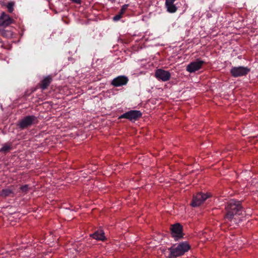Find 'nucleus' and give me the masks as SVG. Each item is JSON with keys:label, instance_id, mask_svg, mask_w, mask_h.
<instances>
[{"label": "nucleus", "instance_id": "nucleus-1", "mask_svg": "<svg viewBox=\"0 0 258 258\" xmlns=\"http://www.w3.org/2000/svg\"><path fill=\"white\" fill-rule=\"evenodd\" d=\"M225 209L227 214L225 220L226 222L233 221L234 223H237L242 220L241 218L245 214L240 202L234 200H231L227 202Z\"/></svg>", "mask_w": 258, "mask_h": 258}, {"label": "nucleus", "instance_id": "nucleus-2", "mask_svg": "<svg viewBox=\"0 0 258 258\" xmlns=\"http://www.w3.org/2000/svg\"><path fill=\"white\" fill-rule=\"evenodd\" d=\"M190 249V245L186 242L179 243L174 245L169 248V258H175L182 255Z\"/></svg>", "mask_w": 258, "mask_h": 258}, {"label": "nucleus", "instance_id": "nucleus-3", "mask_svg": "<svg viewBox=\"0 0 258 258\" xmlns=\"http://www.w3.org/2000/svg\"><path fill=\"white\" fill-rule=\"evenodd\" d=\"M37 117L34 115H28L22 119L18 123V126L21 129L26 128L31 125L36 123Z\"/></svg>", "mask_w": 258, "mask_h": 258}, {"label": "nucleus", "instance_id": "nucleus-4", "mask_svg": "<svg viewBox=\"0 0 258 258\" xmlns=\"http://www.w3.org/2000/svg\"><path fill=\"white\" fill-rule=\"evenodd\" d=\"M249 72L250 69L243 66L233 67L230 70V73L234 77L246 76Z\"/></svg>", "mask_w": 258, "mask_h": 258}, {"label": "nucleus", "instance_id": "nucleus-5", "mask_svg": "<svg viewBox=\"0 0 258 258\" xmlns=\"http://www.w3.org/2000/svg\"><path fill=\"white\" fill-rule=\"evenodd\" d=\"M210 197V195L207 193L199 192L193 197L191 205L194 207H198L202 204Z\"/></svg>", "mask_w": 258, "mask_h": 258}, {"label": "nucleus", "instance_id": "nucleus-6", "mask_svg": "<svg viewBox=\"0 0 258 258\" xmlns=\"http://www.w3.org/2000/svg\"><path fill=\"white\" fill-rule=\"evenodd\" d=\"M142 115V113L140 111L132 110L122 114L119 118H126L130 121H135L141 117Z\"/></svg>", "mask_w": 258, "mask_h": 258}, {"label": "nucleus", "instance_id": "nucleus-7", "mask_svg": "<svg viewBox=\"0 0 258 258\" xmlns=\"http://www.w3.org/2000/svg\"><path fill=\"white\" fill-rule=\"evenodd\" d=\"M155 77L159 81L166 82L170 80L171 74L168 71L159 69H157L155 73Z\"/></svg>", "mask_w": 258, "mask_h": 258}, {"label": "nucleus", "instance_id": "nucleus-8", "mask_svg": "<svg viewBox=\"0 0 258 258\" xmlns=\"http://www.w3.org/2000/svg\"><path fill=\"white\" fill-rule=\"evenodd\" d=\"M204 62L203 60H197L189 63L186 68V70L190 73H192L201 69Z\"/></svg>", "mask_w": 258, "mask_h": 258}, {"label": "nucleus", "instance_id": "nucleus-9", "mask_svg": "<svg viewBox=\"0 0 258 258\" xmlns=\"http://www.w3.org/2000/svg\"><path fill=\"white\" fill-rule=\"evenodd\" d=\"M128 81V79L125 76H119L114 78L111 84L114 87H118L125 85Z\"/></svg>", "mask_w": 258, "mask_h": 258}, {"label": "nucleus", "instance_id": "nucleus-10", "mask_svg": "<svg viewBox=\"0 0 258 258\" xmlns=\"http://www.w3.org/2000/svg\"><path fill=\"white\" fill-rule=\"evenodd\" d=\"M84 245L79 243H75L72 248L68 250L67 253L70 256V258H74L77 254L82 251V248Z\"/></svg>", "mask_w": 258, "mask_h": 258}, {"label": "nucleus", "instance_id": "nucleus-11", "mask_svg": "<svg viewBox=\"0 0 258 258\" xmlns=\"http://www.w3.org/2000/svg\"><path fill=\"white\" fill-rule=\"evenodd\" d=\"M13 20L7 14L3 12L0 16V26L6 27L13 23Z\"/></svg>", "mask_w": 258, "mask_h": 258}, {"label": "nucleus", "instance_id": "nucleus-12", "mask_svg": "<svg viewBox=\"0 0 258 258\" xmlns=\"http://www.w3.org/2000/svg\"><path fill=\"white\" fill-rule=\"evenodd\" d=\"M171 234L175 239L182 237V226L179 223L173 225L171 228Z\"/></svg>", "mask_w": 258, "mask_h": 258}, {"label": "nucleus", "instance_id": "nucleus-13", "mask_svg": "<svg viewBox=\"0 0 258 258\" xmlns=\"http://www.w3.org/2000/svg\"><path fill=\"white\" fill-rule=\"evenodd\" d=\"M176 0H165V6L167 11L170 13H174L177 10V8L174 4Z\"/></svg>", "mask_w": 258, "mask_h": 258}, {"label": "nucleus", "instance_id": "nucleus-14", "mask_svg": "<svg viewBox=\"0 0 258 258\" xmlns=\"http://www.w3.org/2000/svg\"><path fill=\"white\" fill-rule=\"evenodd\" d=\"M90 236L93 238L97 240H104L105 239L104 233L102 230L99 229L96 231L94 233L91 234Z\"/></svg>", "mask_w": 258, "mask_h": 258}, {"label": "nucleus", "instance_id": "nucleus-15", "mask_svg": "<svg viewBox=\"0 0 258 258\" xmlns=\"http://www.w3.org/2000/svg\"><path fill=\"white\" fill-rule=\"evenodd\" d=\"M52 81V78L50 76L45 77L41 82L40 88L42 90L46 89Z\"/></svg>", "mask_w": 258, "mask_h": 258}, {"label": "nucleus", "instance_id": "nucleus-16", "mask_svg": "<svg viewBox=\"0 0 258 258\" xmlns=\"http://www.w3.org/2000/svg\"><path fill=\"white\" fill-rule=\"evenodd\" d=\"M12 149V144L11 143H7L4 144L0 149V152L7 153Z\"/></svg>", "mask_w": 258, "mask_h": 258}, {"label": "nucleus", "instance_id": "nucleus-17", "mask_svg": "<svg viewBox=\"0 0 258 258\" xmlns=\"http://www.w3.org/2000/svg\"><path fill=\"white\" fill-rule=\"evenodd\" d=\"M13 193V191L12 189H10L9 188H6L2 190L1 195L3 197H6L10 196Z\"/></svg>", "mask_w": 258, "mask_h": 258}, {"label": "nucleus", "instance_id": "nucleus-18", "mask_svg": "<svg viewBox=\"0 0 258 258\" xmlns=\"http://www.w3.org/2000/svg\"><path fill=\"white\" fill-rule=\"evenodd\" d=\"M14 5H15V3L12 2L8 3L6 5L7 8L8 9L9 12H10V13L13 12V11H14Z\"/></svg>", "mask_w": 258, "mask_h": 258}, {"label": "nucleus", "instance_id": "nucleus-19", "mask_svg": "<svg viewBox=\"0 0 258 258\" xmlns=\"http://www.w3.org/2000/svg\"><path fill=\"white\" fill-rule=\"evenodd\" d=\"M128 5H127V4H125V5H123L121 7L119 13L121 15H122L125 13V11L126 10L127 8H128Z\"/></svg>", "mask_w": 258, "mask_h": 258}, {"label": "nucleus", "instance_id": "nucleus-20", "mask_svg": "<svg viewBox=\"0 0 258 258\" xmlns=\"http://www.w3.org/2000/svg\"><path fill=\"white\" fill-rule=\"evenodd\" d=\"M28 185L27 184L22 186L20 187L21 190L24 192H27L28 190Z\"/></svg>", "mask_w": 258, "mask_h": 258}, {"label": "nucleus", "instance_id": "nucleus-21", "mask_svg": "<svg viewBox=\"0 0 258 258\" xmlns=\"http://www.w3.org/2000/svg\"><path fill=\"white\" fill-rule=\"evenodd\" d=\"M122 15H121L119 13L118 14H117L113 17V20L114 21H117L119 20L122 18Z\"/></svg>", "mask_w": 258, "mask_h": 258}, {"label": "nucleus", "instance_id": "nucleus-22", "mask_svg": "<svg viewBox=\"0 0 258 258\" xmlns=\"http://www.w3.org/2000/svg\"><path fill=\"white\" fill-rule=\"evenodd\" d=\"M72 3L77 4H80L81 3V0H70Z\"/></svg>", "mask_w": 258, "mask_h": 258}, {"label": "nucleus", "instance_id": "nucleus-23", "mask_svg": "<svg viewBox=\"0 0 258 258\" xmlns=\"http://www.w3.org/2000/svg\"><path fill=\"white\" fill-rule=\"evenodd\" d=\"M0 42H1V39H0Z\"/></svg>", "mask_w": 258, "mask_h": 258}]
</instances>
